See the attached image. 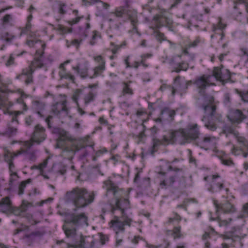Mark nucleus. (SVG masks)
<instances>
[{
	"label": "nucleus",
	"mask_w": 248,
	"mask_h": 248,
	"mask_svg": "<svg viewBox=\"0 0 248 248\" xmlns=\"http://www.w3.org/2000/svg\"><path fill=\"white\" fill-rule=\"evenodd\" d=\"M103 187L106 189L107 193L109 191L112 192L114 196L116 198V204L115 206L112 207L111 212L115 215L116 211L119 210L121 216L114 215V219L111 220L110 223L112 224L111 227L118 235L119 232H124L125 225L130 226L131 219L124 213V210L130 207L129 201L127 199H119L117 197V193L120 190V189L109 179L104 182Z\"/></svg>",
	"instance_id": "1"
},
{
	"label": "nucleus",
	"mask_w": 248,
	"mask_h": 248,
	"mask_svg": "<svg viewBox=\"0 0 248 248\" xmlns=\"http://www.w3.org/2000/svg\"><path fill=\"white\" fill-rule=\"evenodd\" d=\"M56 147L61 148L62 150V155L69 160L73 158L76 152L81 150H83V153L80 155L82 159L88 155L85 146L82 141L71 139L66 136H62L58 139Z\"/></svg>",
	"instance_id": "2"
},
{
	"label": "nucleus",
	"mask_w": 248,
	"mask_h": 248,
	"mask_svg": "<svg viewBox=\"0 0 248 248\" xmlns=\"http://www.w3.org/2000/svg\"><path fill=\"white\" fill-rule=\"evenodd\" d=\"M94 191L88 192L85 188L76 187L66 193L67 200L71 201L77 208H83L91 204L94 200Z\"/></svg>",
	"instance_id": "3"
},
{
	"label": "nucleus",
	"mask_w": 248,
	"mask_h": 248,
	"mask_svg": "<svg viewBox=\"0 0 248 248\" xmlns=\"http://www.w3.org/2000/svg\"><path fill=\"white\" fill-rule=\"evenodd\" d=\"M204 100L207 104L202 105L205 115L202 121L204 123L205 127L211 131H214L217 128L216 122L220 121L221 117L217 113L216 106L213 105L214 101V97L213 96H205Z\"/></svg>",
	"instance_id": "4"
},
{
	"label": "nucleus",
	"mask_w": 248,
	"mask_h": 248,
	"mask_svg": "<svg viewBox=\"0 0 248 248\" xmlns=\"http://www.w3.org/2000/svg\"><path fill=\"white\" fill-rule=\"evenodd\" d=\"M69 224L66 222L62 229L69 243L67 244L68 248H84L85 240L81 233H78L75 228H71Z\"/></svg>",
	"instance_id": "5"
},
{
	"label": "nucleus",
	"mask_w": 248,
	"mask_h": 248,
	"mask_svg": "<svg viewBox=\"0 0 248 248\" xmlns=\"http://www.w3.org/2000/svg\"><path fill=\"white\" fill-rule=\"evenodd\" d=\"M27 97L26 95L21 94V98L17 99V102L20 104L22 106L23 110L22 111H9L8 112V114L11 117V123L8 124L7 128L5 131V134L8 136H12L15 135L17 131L16 127L13 126L12 124L15 123L16 125L19 124L18 120V116L24 113V111H26L28 109V107L26 103L22 99V97L24 96Z\"/></svg>",
	"instance_id": "6"
},
{
	"label": "nucleus",
	"mask_w": 248,
	"mask_h": 248,
	"mask_svg": "<svg viewBox=\"0 0 248 248\" xmlns=\"http://www.w3.org/2000/svg\"><path fill=\"white\" fill-rule=\"evenodd\" d=\"M96 95L97 93L93 90H87L86 88L78 89L74 92L72 99L76 104H78L79 98L83 99L84 106L86 107L94 101Z\"/></svg>",
	"instance_id": "7"
},
{
	"label": "nucleus",
	"mask_w": 248,
	"mask_h": 248,
	"mask_svg": "<svg viewBox=\"0 0 248 248\" xmlns=\"http://www.w3.org/2000/svg\"><path fill=\"white\" fill-rule=\"evenodd\" d=\"M46 138V129L40 124H36L31 134V140L26 141L23 146L28 148H30L34 143L40 144L44 141Z\"/></svg>",
	"instance_id": "8"
},
{
	"label": "nucleus",
	"mask_w": 248,
	"mask_h": 248,
	"mask_svg": "<svg viewBox=\"0 0 248 248\" xmlns=\"http://www.w3.org/2000/svg\"><path fill=\"white\" fill-rule=\"evenodd\" d=\"M212 78V75H203L196 78L193 82V84L195 85L198 89L199 93L201 95L203 96L204 97L207 96L205 95L206 88L211 86L215 85L213 83Z\"/></svg>",
	"instance_id": "9"
},
{
	"label": "nucleus",
	"mask_w": 248,
	"mask_h": 248,
	"mask_svg": "<svg viewBox=\"0 0 248 248\" xmlns=\"http://www.w3.org/2000/svg\"><path fill=\"white\" fill-rule=\"evenodd\" d=\"M163 140L165 142L172 144L175 142H177L181 145L188 143L184 128L171 131L168 137L165 136H163Z\"/></svg>",
	"instance_id": "10"
},
{
	"label": "nucleus",
	"mask_w": 248,
	"mask_h": 248,
	"mask_svg": "<svg viewBox=\"0 0 248 248\" xmlns=\"http://www.w3.org/2000/svg\"><path fill=\"white\" fill-rule=\"evenodd\" d=\"M169 171H172L173 172L170 174L167 179H163V177H159L160 182V186L162 188L166 187V186H172L176 181L180 173H183V169L182 168H178L176 167H173L169 165L168 169Z\"/></svg>",
	"instance_id": "11"
},
{
	"label": "nucleus",
	"mask_w": 248,
	"mask_h": 248,
	"mask_svg": "<svg viewBox=\"0 0 248 248\" xmlns=\"http://www.w3.org/2000/svg\"><path fill=\"white\" fill-rule=\"evenodd\" d=\"M66 222L70 224H72L77 227L87 226L88 217L85 213H81L79 214L72 213L67 216Z\"/></svg>",
	"instance_id": "12"
},
{
	"label": "nucleus",
	"mask_w": 248,
	"mask_h": 248,
	"mask_svg": "<svg viewBox=\"0 0 248 248\" xmlns=\"http://www.w3.org/2000/svg\"><path fill=\"white\" fill-rule=\"evenodd\" d=\"M227 117L229 121L233 124H239L247 118L241 109L234 108L229 109Z\"/></svg>",
	"instance_id": "13"
},
{
	"label": "nucleus",
	"mask_w": 248,
	"mask_h": 248,
	"mask_svg": "<svg viewBox=\"0 0 248 248\" xmlns=\"http://www.w3.org/2000/svg\"><path fill=\"white\" fill-rule=\"evenodd\" d=\"M220 177L219 175H213L211 177L206 176L204 178L205 181L211 182L210 185L208 187V190L212 193H216L220 191L224 187L223 182H218L217 179Z\"/></svg>",
	"instance_id": "14"
},
{
	"label": "nucleus",
	"mask_w": 248,
	"mask_h": 248,
	"mask_svg": "<svg viewBox=\"0 0 248 248\" xmlns=\"http://www.w3.org/2000/svg\"><path fill=\"white\" fill-rule=\"evenodd\" d=\"M188 142L199 138L201 134L199 128L197 124H189L184 128Z\"/></svg>",
	"instance_id": "15"
},
{
	"label": "nucleus",
	"mask_w": 248,
	"mask_h": 248,
	"mask_svg": "<svg viewBox=\"0 0 248 248\" xmlns=\"http://www.w3.org/2000/svg\"><path fill=\"white\" fill-rule=\"evenodd\" d=\"M222 133L227 137L230 134L233 135L236 139L237 142L246 144L247 142L246 139L240 135L239 133L235 130L232 124H225L223 126Z\"/></svg>",
	"instance_id": "16"
},
{
	"label": "nucleus",
	"mask_w": 248,
	"mask_h": 248,
	"mask_svg": "<svg viewBox=\"0 0 248 248\" xmlns=\"http://www.w3.org/2000/svg\"><path fill=\"white\" fill-rule=\"evenodd\" d=\"M214 203L218 215L220 213L231 214L236 211V209L234 205L228 201L222 204H219L217 201L215 200Z\"/></svg>",
	"instance_id": "17"
},
{
	"label": "nucleus",
	"mask_w": 248,
	"mask_h": 248,
	"mask_svg": "<svg viewBox=\"0 0 248 248\" xmlns=\"http://www.w3.org/2000/svg\"><path fill=\"white\" fill-rule=\"evenodd\" d=\"M44 54V50L37 49L36 51L35 57L27 68H31L34 72L36 68H41L44 66L42 58Z\"/></svg>",
	"instance_id": "18"
},
{
	"label": "nucleus",
	"mask_w": 248,
	"mask_h": 248,
	"mask_svg": "<svg viewBox=\"0 0 248 248\" xmlns=\"http://www.w3.org/2000/svg\"><path fill=\"white\" fill-rule=\"evenodd\" d=\"M94 60L98 63V65L93 69V74L90 76V78L101 76L106 69V62L101 56L99 55L95 57Z\"/></svg>",
	"instance_id": "19"
},
{
	"label": "nucleus",
	"mask_w": 248,
	"mask_h": 248,
	"mask_svg": "<svg viewBox=\"0 0 248 248\" xmlns=\"http://www.w3.org/2000/svg\"><path fill=\"white\" fill-rule=\"evenodd\" d=\"M181 77L177 76L174 79L173 86L171 88V94L174 95L176 93H179L181 95L186 93L187 90V85H185V82L180 80Z\"/></svg>",
	"instance_id": "20"
},
{
	"label": "nucleus",
	"mask_w": 248,
	"mask_h": 248,
	"mask_svg": "<svg viewBox=\"0 0 248 248\" xmlns=\"http://www.w3.org/2000/svg\"><path fill=\"white\" fill-rule=\"evenodd\" d=\"M246 141L247 143L246 144L238 142L240 144L239 148L233 145L231 150V153L235 156L242 155L245 158L247 157L248 156V140L247 139Z\"/></svg>",
	"instance_id": "21"
},
{
	"label": "nucleus",
	"mask_w": 248,
	"mask_h": 248,
	"mask_svg": "<svg viewBox=\"0 0 248 248\" xmlns=\"http://www.w3.org/2000/svg\"><path fill=\"white\" fill-rule=\"evenodd\" d=\"M52 111L57 115L65 117L68 115V109L64 101L57 102L52 107Z\"/></svg>",
	"instance_id": "22"
},
{
	"label": "nucleus",
	"mask_w": 248,
	"mask_h": 248,
	"mask_svg": "<svg viewBox=\"0 0 248 248\" xmlns=\"http://www.w3.org/2000/svg\"><path fill=\"white\" fill-rule=\"evenodd\" d=\"M33 70L31 68H25L22 71V73L17 75L16 77L17 79H22L23 78L25 79V83L26 85L33 84Z\"/></svg>",
	"instance_id": "23"
},
{
	"label": "nucleus",
	"mask_w": 248,
	"mask_h": 248,
	"mask_svg": "<svg viewBox=\"0 0 248 248\" xmlns=\"http://www.w3.org/2000/svg\"><path fill=\"white\" fill-rule=\"evenodd\" d=\"M213 77H214L217 80L224 82L230 78V72L228 70L221 71L218 67H215L213 70Z\"/></svg>",
	"instance_id": "24"
},
{
	"label": "nucleus",
	"mask_w": 248,
	"mask_h": 248,
	"mask_svg": "<svg viewBox=\"0 0 248 248\" xmlns=\"http://www.w3.org/2000/svg\"><path fill=\"white\" fill-rule=\"evenodd\" d=\"M13 209L12 202L9 197L2 198L0 201V211L3 213H6Z\"/></svg>",
	"instance_id": "25"
},
{
	"label": "nucleus",
	"mask_w": 248,
	"mask_h": 248,
	"mask_svg": "<svg viewBox=\"0 0 248 248\" xmlns=\"http://www.w3.org/2000/svg\"><path fill=\"white\" fill-rule=\"evenodd\" d=\"M46 104L41 100H34L32 102L31 108L33 111L40 117H43V112L45 109Z\"/></svg>",
	"instance_id": "26"
},
{
	"label": "nucleus",
	"mask_w": 248,
	"mask_h": 248,
	"mask_svg": "<svg viewBox=\"0 0 248 248\" xmlns=\"http://www.w3.org/2000/svg\"><path fill=\"white\" fill-rule=\"evenodd\" d=\"M161 117L164 121H172L176 114L175 111L168 107L164 108L161 111Z\"/></svg>",
	"instance_id": "27"
},
{
	"label": "nucleus",
	"mask_w": 248,
	"mask_h": 248,
	"mask_svg": "<svg viewBox=\"0 0 248 248\" xmlns=\"http://www.w3.org/2000/svg\"><path fill=\"white\" fill-rule=\"evenodd\" d=\"M154 20L155 27L157 29L161 28L165 25H169L171 23V21L169 18L162 16H156L154 17Z\"/></svg>",
	"instance_id": "28"
},
{
	"label": "nucleus",
	"mask_w": 248,
	"mask_h": 248,
	"mask_svg": "<svg viewBox=\"0 0 248 248\" xmlns=\"http://www.w3.org/2000/svg\"><path fill=\"white\" fill-rule=\"evenodd\" d=\"M13 19V16L10 14L5 15L0 19V30L5 29L8 25H12L11 22Z\"/></svg>",
	"instance_id": "29"
},
{
	"label": "nucleus",
	"mask_w": 248,
	"mask_h": 248,
	"mask_svg": "<svg viewBox=\"0 0 248 248\" xmlns=\"http://www.w3.org/2000/svg\"><path fill=\"white\" fill-rule=\"evenodd\" d=\"M18 154H24L26 159L31 161H34L36 159L35 153L34 151H29L27 149H21L18 151Z\"/></svg>",
	"instance_id": "30"
},
{
	"label": "nucleus",
	"mask_w": 248,
	"mask_h": 248,
	"mask_svg": "<svg viewBox=\"0 0 248 248\" xmlns=\"http://www.w3.org/2000/svg\"><path fill=\"white\" fill-rule=\"evenodd\" d=\"M226 25L224 24H223L221 20H220L218 25L216 26L215 25L213 26V31L215 32V34H219L221 35L220 40H222L224 34L222 30L225 28Z\"/></svg>",
	"instance_id": "31"
},
{
	"label": "nucleus",
	"mask_w": 248,
	"mask_h": 248,
	"mask_svg": "<svg viewBox=\"0 0 248 248\" xmlns=\"http://www.w3.org/2000/svg\"><path fill=\"white\" fill-rule=\"evenodd\" d=\"M27 45L30 47H37L38 45L40 46V48L38 49H40L41 50H45L46 47V44L45 43L43 42L42 41L38 40H27L26 42Z\"/></svg>",
	"instance_id": "32"
},
{
	"label": "nucleus",
	"mask_w": 248,
	"mask_h": 248,
	"mask_svg": "<svg viewBox=\"0 0 248 248\" xmlns=\"http://www.w3.org/2000/svg\"><path fill=\"white\" fill-rule=\"evenodd\" d=\"M25 51H23L20 53L17 54H11L8 58L7 60L5 62V65L6 66H11L15 64V58L16 57L20 56L26 53Z\"/></svg>",
	"instance_id": "33"
},
{
	"label": "nucleus",
	"mask_w": 248,
	"mask_h": 248,
	"mask_svg": "<svg viewBox=\"0 0 248 248\" xmlns=\"http://www.w3.org/2000/svg\"><path fill=\"white\" fill-rule=\"evenodd\" d=\"M73 69L76 70L78 74L81 78H85L87 77L90 78L89 75L88 74V67L87 66H85L83 68H80L79 64H78L76 66L73 67Z\"/></svg>",
	"instance_id": "34"
},
{
	"label": "nucleus",
	"mask_w": 248,
	"mask_h": 248,
	"mask_svg": "<svg viewBox=\"0 0 248 248\" xmlns=\"http://www.w3.org/2000/svg\"><path fill=\"white\" fill-rule=\"evenodd\" d=\"M131 83V81H129L127 82H124L123 83V88L122 90V94L123 95H125L126 94L128 95H132L133 94V91L132 88L130 87V83Z\"/></svg>",
	"instance_id": "35"
},
{
	"label": "nucleus",
	"mask_w": 248,
	"mask_h": 248,
	"mask_svg": "<svg viewBox=\"0 0 248 248\" xmlns=\"http://www.w3.org/2000/svg\"><path fill=\"white\" fill-rule=\"evenodd\" d=\"M15 38V36L8 32L1 33L0 35V39L5 40L7 43H11Z\"/></svg>",
	"instance_id": "36"
},
{
	"label": "nucleus",
	"mask_w": 248,
	"mask_h": 248,
	"mask_svg": "<svg viewBox=\"0 0 248 248\" xmlns=\"http://www.w3.org/2000/svg\"><path fill=\"white\" fill-rule=\"evenodd\" d=\"M19 155L20 154H18V152L17 153H13L10 152H7L4 155V160L7 162V163H10L13 162L16 156H17Z\"/></svg>",
	"instance_id": "37"
},
{
	"label": "nucleus",
	"mask_w": 248,
	"mask_h": 248,
	"mask_svg": "<svg viewBox=\"0 0 248 248\" xmlns=\"http://www.w3.org/2000/svg\"><path fill=\"white\" fill-rule=\"evenodd\" d=\"M32 182L31 179H28L26 180L22 181L19 186L18 194L19 195H22L24 193V189L25 188L26 185L28 184L31 183Z\"/></svg>",
	"instance_id": "38"
},
{
	"label": "nucleus",
	"mask_w": 248,
	"mask_h": 248,
	"mask_svg": "<svg viewBox=\"0 0 248 248\" xmlns=\"http://www.w3.org/2000/svg\"><path fill=\"white\" fill-rule=\"evenodd\" d=\"M235 92L239 95L243 102H248V91H239L235 89Z\"/></svg>",
	"instance_id": "39"
},
{
	"label": "nucleus",
	"mask_w": 248,
	"mask_h": 248,
	"mask_svg": "<svg viewBox=\"0 0 248 248\" xmlns=\"http://www.w3.org/2000/svg\"><path fill=\"white\" fill-rule=\"evenodd\" d=\"M154 34L156 39L160 43L163 41L167 40L166 37L165 36L164 34L161 32L157 30L154 31Z\"/></svg>",
	"instance_id": "40"
},
{
	"label": "nucleus",
	"mask_w": 248,
	"mask_h": 248,
	"mask_svg": "<svg viewBox=\"0 0 248 248\" xmlns=\"http://www.w3.org/2000/svg\"><path fill=\"white\" fill-rule=\"evenodd\" d=\"M212 138L211 137H207L203 138V140L201 141H198L197 145L199 146L201 148H203L207 144H209L211 141Z\"/></svg>",
	"instance_id": "41"
},
{
	"label": "nucleus",
	"mask_w": 248,
	"mask_h": 248,
	"mask_svg": "<svg viewBox=\"0 0 248 248\" xmlns=\"http://www.w3.org/2000/svg\"><path fill=\"white\" fill-rule=\"evenodd\" d=\"M171 234L174 239L182 237L183 235L181 233V227L177 226L174 227Z\"/></svg>",
	"instance_id": "42"
},
{
	"label": "nucleus",
	"mask_w": 248,
	"mask_h": 248,
	"mask_svg": "<svg viewBox=\"0 0 248 248\" xmlns=\"http://www.w3.org/2000/svg\"><path fill=\"white\" fill-rule=\"evenodd\" d=\"M7 99L6 93L3 91H0V106L4 107L6 105Z\"/></svg>",
	"instance_id": "43"
},
{
	"label": "nucleus",
	"mask_w": 248,
	"mask_h": 248,
	"mask_svg": "<svg viewBox=\"0 0 248 248\" xmlns=\"http://www.w3.org/2000/svg\"><path fill=\"white\" fill-rule=\"evenodd\" d=\"M93 36L92 37V39L90 42V44L92 46L94 45L96 43V40L98 38H101V35L99 33V32L96 31H94L93 32Z\"/></svg>",
	"instance_id": "44"
},
{
	"label": "nucleus",
	"mask_w": 248,
	"mask_h": 248,
	"mask_svg": "<svg viewBox=\"0 0 248 248\" xmlns=\"http://www.w3.org/2000/svg\"><path fill=\"white\" fill-rule=\"evenodd\" d=\"M127 10L124 7H121L117 8L115 12V15L117 17H122L126 13Z\"/></svg>",
	"instance_id": "45"
},
{
	"label": "nucleus",
	"mask_w": 248,
	"mask_h": 248,
	"mask_svg": "<svg viewBox=\"0 0 248 248\" xmlns=\"http://www.w3.org/2000/svg\"><path fill=\"white\" fill-rule=\"evenodd\" d=\"M153 147L154 148H155L156 147H157L158 146H159L160 144L166 143V142L164 141L163 139L162 140H161L156 138L155 137L153 138ZM166 143H168L166 142Z\"/></svg>",
	"instance_id": "46"
},
{
	"label": "nucleus",
	"mask_w": 248,
	"mask_h": 248,
	"mask_svg": "<svg viewBox=\"0 0 248 248\" xmlns=\"http://www.w3.org/2000/svg\"><path fill=\"white\" fill-rule=\"evenodd\" d=\"M174 217H170L168 220V223H172L174 221H176L177 222H179L181 220L182 218L179 215H178L177 213H174Z\"/></svg>",
	"instance_id": "47"
},
{
	"label": "nucleus",
	"mask_w": 248,
	"mask_h": 248,
	"mask_svg": "<svg viewBox=\"0 0 248 248\" xmlns=\"http://www.w3.org/2000/svg\"><path fill=\"white\" fill-rule=\"evenodd\" d=\"M66 5L62 2H60L59 4V11L60 14L64 15L66 13Z\"/></svg>",
	"instance_id": "48"
},
{
	"label": "nucleus",
	"mask_w": 248,
	"mask_h": 248,
	"mask_svg": "<svg viewBox=\"0 0 248 248\" xmlns=\"http://www.w3.org/2000/svg\"><path fill=\"white\" fill-rule=\"evenodd\" d=\"M217 218L218 220L219 224L220 226H227L230 224V222L232 220V218H230L229 219V220L226 219L221 220L219 216Z\"/></svg>",
	"instance_id": "49"
},
{
	"label": "nucleus",
	"mask_w": 248,
	"mask_h": 248,
	"mask_svg": "<svg viewBox=\"0 0 248 248\" xmlns=\"http://www.w3.org/2000/svg\"><path fill=\"white\" fill-rule=\"evenodd\" d=\"M210 233H217V232H216L215 229L213 228H210V232H205L202 236V239L203 240H206L208 238H210Z\"/></svg>",
	"instance_id": "50"
},
{
	"label": "nucleus",
	"mask_w": 248,
	"mask_h": 248,
	"mask_svg": "<svg viewBox=\"0 0 248 248\" xmlns=\"http://www.w3.org/2000/svg\"><path fill=\"white\" fill-rule=\"evenodd\" d=\"M177 65L180 67L182 71H186L189 67L188 63L184 61L178 63Z\"/></svg>",
	"instance_id": "51"
},
{
	"label": "nucleus",
	"mask_w": 248,
	"mask_h": 248,
	"mask_svg": "<svg viewBox=\"0 0 248 248\" xmlns=\"http://www.w3.org/2000/svg\"><path fill=\"white\" fill-rule=\"evenodd\" d=\"M231 102V98L230 93H225L224 95V103L226 105H230Z\"/></svg>",
	"instance_id": "52"
},
{
	"label": "nucleus",
	"mask_w": 248,
	"mask_h": 248,
	"mask_svg": "<svg viewBox=\"0 0 248 248\" xmlns=\"http://www.w3.org/2000/svg\"><path fill=\"white\" fill-rule=\"evenodd\" d=\"M33 122V118L31 116L29 115L25 117V123L26 125L30 126L32 124Z\"/></svg>",
	"instance_id": "53"
},
{
	"label": "nucleus",
	"mask_w": 248,
	"mask_h": 248,
	"mask_svg": "<svg viewBox=\"0 0 248 248\" xmlns=\"http://www.w3.org/2000/svg\"><path fill=\"white\" fill-rule=\"evenodd\" d=\"M222 164L227 166H232L234 165L233 161L230 158H222L221 159Z\"/></svg>",
	"instance_id": "54"
},
{
	"label": "nucleus",
	"mask_w": 248,
	"mask_h": 248,
	"mask_svg": "<svg viewBox=\"0 0 248 248\" xmlns=\"http://www.w3.org/2000/svg\"><path fill=\"white\" fill-rule=\"evenodd\" d=\"M28 204L29 203L28 202L23 201L20 209H18V211L19 212V213H22L26 211L27 210Z\"/></svg>",
	"instance_id": "55"
},
{
	"label": "nucleus",
	"mask_w": 248,
	"mask_h": 248,
	"mask_svg": "<svg viewBox=\"0 0 248 248\" xmlns=\"http://www.w3.org/2000/svg\"><path fill=\"white\" fill-rule=\"evenodd\" d=\"M31 26V23L30 21H28L26 24V27L22 30L21 32L24 34L27 33L28 31L30 30Z\"/></svg>",
	"instance_id": "56"
},
{
	"label": "nucleus",
	"mask_w": 248,
	"mask_h": 248,
	"mask_svg": "<svg viewBox=\"0 0 248 248\" xmlns=\"http://www.w3.org/2000/svg\"><path fill=\"white\" fill-rule=\"evenodd\" d=\"M62 78L68 79L72 82H74L75 78L74 76L71 75L70 73H66L64 75H63Z\"/></svg>",
	"instance_id": "57"
},
{
	"label": "nucleus",
	"mask_w": 248,
	"mask_h": 248,
	"mask_svg": "<svg viewBox=\"0 0 248 248\" xmlns=\"http://www.w3.org/2000/svg\"><path fill=\"white\" fill-rule=\"evenodd\" d=\"M47 162H48V159H46L42 163H40L39 165L40 171H44L43 169L46 167Z\"/></svg>",
	"instance_id": "58"
},
{
	"label": "nucleus",
	"mask_w": 248,
	"mask_h": 248,
	"mask_svg": "<svg viewBox=\"0 0 248 248\" xmlns=\"http://www.w3.org/2000/svg\"><path fill=\"white\" fill-rule=\"evenodd\" d=\"M119 105L121 108L125 110L130 106V105L125 101L119 103Z\"/></svg>",
	"instance_id": "59"
},
{
	"label": "nucleus",
	"mask_w": 248,
	"mask_h": 248,
	"mask_svg": "<svg viewBox=\"0 0 248 248\" xmlns=\"http://www.w3.org/2000/svg\"><path fill=\"white\" fill-rule=\"evenodd\" d=\"M145 128V126L143 125V130L138 135V138L140 140H141L145 137V135L144 133Z\"/></svg>",
	"instance_id": "60"
},
{
	"label": "nucleus",
	"mask_w": 248,
	"mask_h": 248,
	"mask_svg": "<svg viewBox=\"0 0 248 248\" xmlns=\"http://www.w3.org/2000/svg\"><path fill=\"white\" fill-rule=\"evenodd\" d=\"M83 17L78 16L75 18V19H72L71 21H69L68 22L69 24L72 25L73 24H75L78 23L80 20Z\"/></svg>",
	"instance_id": "61"
},
{
	"label": "nucleus",
	"mask_w": 248,
	"mask_h": 248,
	"mask_svg": "<svg viewBox=\"0 0 248 248\" xmlns=\"http://www.w3.org/2000/svg\"><path fill=\"white\" fill-rule=\"evenodd\" d=\"M200 41L199 39H196V40H195L194 41H193L191 43H190L187 46L188 47H195L196 46L198 43H199Z\"/></svg>",
	"instance_id": "62"
},
{
	"label": "nucleus",
	"mask_w": 248,
	"mask_h": 248,
	"mask_svg": "<svg viewBox=\"0 0 248 248\" xmlns=\"http://www.w3.org/2000/svg\"><path fill=\"white\" fill-rule=\"evenodd\" d=\"M108 237L107 235H102L100 237V241L102 245H104L105 244L106 241H108Z\"/></svg>",
	"instance_id": "63"
},
{
	"label": "nucleus",
	"mask_w": 248,
	"mask_h": 248,
	"mask_svg": "<svg viewBox=\"0 0 248 248\" xmlns=\"http://www.w3.org/2000/svg\"><path fill=\"white\" fill-rule=\"evenodd\" d=\"M151 135L154 137H155V134H156L158 130V128L155 126H154L150 129Z\"/></svg>",
	"instance_id": "64"
}]
</instances>
